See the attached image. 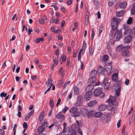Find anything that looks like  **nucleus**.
<instances>
[{
    "label": "nucleus",
    "mask_w": 135,
    "mask_h": 135,
    "mask_svg": "<svg viewBox=\"0 0 135 135\" xmlns=\"http://www.w3.org/2000/svg\"><path fill=\"white\" fill-rule=\"evenodd\" d=\"M121 19L119 18L115 17L111 20V25L112 29L114 30L118 27V24L121 21Z\"/></svg>",
    "instance_id": "f257e3e1"
},
{
    "label": "nucleus",
    "mask_w": 135,
    "mask_h": 135,
    "mask_svg": "<svg viewBox=\"0 0 135 135\" xmlns=\"http://www.w3.org/2000/svg\"><path fill=\"white\" fill-rule=\"evenodd\" d=\"M69 112L71 113L72 117H76L79 116L80 113L78 110V108L76 107H73L71 108Z\"/></svg>",
    "instance_id": "f03ea898"
},
{
    "label": "nucleus",
    "mask_w": 135,
    "mask_h": 135,
    "mask_svg": "<svg viewBox=\"0 0 135 135\" xmlns=\"http://www.w3.org/2000/svg\"><path fill=\"white\" fill-rule=\"evenodd\" d=\"M122 36V33L120 30H116L115 33L114 38L115 39L116 41H119L121 38Z\"/></svg>",
    "instance_id": "7ed1b4c3"
},
{
    "label": "nucleus",
    "mask_w": 135,
    "mask_h": 135,
    "mask_svg": "<svg viewBox=\"0 0 135 135\" xmlns=\"http://www.w3.org/2000/svg\"><path fill=\"white\" fill-rule=\"evenodd\" d=\"M82 96L81 95L78 96L77 98V101L75 104L76 106L78 107L80 106L82 104Z\"/></svg>",
    "instance_id": "20e7f679"
},
{
    "label": "nucleus",
    "mask_w": 135,
    "mask_h": 135,
    "mask_svg": "<svg viewBox=\"0 0 135 135\" xmlns=\"http://www.w3.org/2000/svg\"><path fill=\"white\" fill-rule=\"evenodd\" d=\"M55 118L58 119L59 121L60 122H63L65 119L64 115L60 112L59 113L56 115Z\"/></svg>",
    "instance_id": "39448f33"
},
{
    "label": "nucleus",
    "mask_w": 135,
    "mask_h": 135,
    "mask_svg": "<svg viewBox=\"0 0 135 135\" xmlns=\"http://www.w3.org/2000/svg\"><path fill=\"white\" fill-rule=\"evenodd\" d=\"M105 70L109 74L111 73L112 66L111 63H108L105 66Z\"/></svg>",
    "instance_id": "423d86ee"
},
{
    "label": "nucleus",
    "mask_w": 135,
    "mask_h": 135,
    "mask_svg": "<svg viewBox=\"0 0 135 135\" xmlns=\"http://www.w3.org/2000/svg\"><path fill=\"white\" fill-rule=\"evenodd\" d=\"M132 36L130 35L126 36L124 39V44H128L132 40Z\"/></svg>",
    "instance_id": "0eeeda50"
},
{
    "label": "nucleus",
    "mask_w": 135,
    "mask_h": 135,
    "mask_svg": "<svg viewBox=\"0 0 135 135\" xmlns=\"http://www.w3.org/2000/svg\"><path fill=\"white\" fill-rule=\"evenodd\" d=\"M102 90L101 88L95 89L94 91V95L96 97L99 96L102 92Z\"/></svg>",
    "instance_id": "6e6552de"
},
{
    "label": "nucleus",
    "mask_w": 135,
    "mask_h": 135,
    "mask_svg": "<svg viewBox=\"0 0 135 135\" xmlns=\"http://www.w3.org/2000/svg\"><path fill=\"white\" fill-rule=\"evenodd\" d=\"M92 96V92H86L84 96L85 99L87 100H89Z\"/></svg>",
    "instance_id": "1a4fd4ad"
},
{
    "label": "nucleus",
    "mask_w": 135,
    "mask_h": 135,
    "mask_svg": "<svg viewBox=\"0 0 135 135\" xmlns=\"http://www.w3.org/2000/svg\"><path fill=\"white\" fill-rule=\"evenodd\" d=\"M94 88V85L92 84H90L86 87L85 90L87 92H91V91Z\"/></svg>",
    "instance_id": "9d476101"
},
{
    "label": "nucleus",
    "mask_w": 135,
    "mask_h": 135,
    "mask_svg": "<svg viewBox=\"0 0 135 135\" xmlns=\"http://www.w3.org/2000/svg\"><path fill=\"white\" fill-rule=\"evenodd\" d=\"M117 99L116 97H112V96H110L109 99L107 101V102L110 103H112V102H115Z\"/></svg>",
    "instance_id": "9b49d317"
},
{
    "label": "nucleus",
    "mask_w": 135,
    "mask_h": 135,
    "mask_svg": "<svg viewBox=\"0 0 135 135\" xmlns=\"http://www.w3.org/2000/svg\"><path fill=\"white\" fill-rule=\"evenodd\" d=\"M81 114L83 116H85L87 115L88 110L86 108H82L80 110Z\"/></svg>",
    "instance_id": "f8f14e48"
},
{
    "label": "nucleus",
    "mask_w": 135,
    "mask_h": 135,
    "mask_svg": "<svg viewBox=\"0 0 135 135\" xmlns=\"http://www.w3.org/2000/svg\"><path fill=\"white\" fill-rule=\"evenodd\" d=\"M86 42L85 41H83V44L82 48H81L79 51V52H81V54L82 55H83L85 50V49L86 48Z\"/></svg>",
    "instance_id": "ddd939ff"
},
{
    "label": "nucleus",
    "mask_w": 135,
    "mask_h": 135,
    "mask_svg": "<svg viewBox=\"0 0 135 135\" xmlns=\"http://www.w3.org/2000/svg\"><path fill=\"white\" fill-rule=\"evenodd\" d=\"M95 113V111L91 110L88 112L87 115L88 118H91L94 116Z\"/></svg>",
    "instance_id": "4468645a"
},
{
    "label": "nucleus",
    "mask_w": 135,
    "mask_h": 135,
    "mask_svg": "<svg viewBox=\"0 0 135 135\" xmlns=\"http://www.w3.org/2000/svg\"><path fill=\"white\" fill-rule=\"evenodd\" d=\"M104 72V70L103 68L101 66H99L98 67L97 72L99 74H103Z\"/></svg>",
    "instance_id": "2eb2a0df"
},
{
    "label": "nucleus",
    "mask_w": 135,
    "mask_h": 135,
    "mask_svg": "<svg viewBox=\"0 0 135 135\" xmlns=\"http://www.w3.org/2000/svg\"><path fill=\"white\" fill-rule=\"evenodd\" d=\"M112 81L114 82H117L118 80V74L115 73L113 74L112 76Z\"/></svg>",
    "instance_id": "dca6fc26"
},
{
    "label": "nucleus",
    "mask_w": 135,
    "mask_h": 135,
    "mask_svg": "<svg viewBox=\"0 0 135 135\" xmlns=\"http://www.w3.org/2000/svg\"><path fill=\"white\" fill-rule=\"evenodd\" d=\"M122 55L128 57L130 55V53L129 52L128 50L124 51L121 52Z\"/></svg>",
    "instance_id": "f3484780"
},
{
    "label": "nucleus",
    "mask_w": 135,
    "mask_h": 135,
    "mask_svg": "<svg viewBox=\"0 0 135 135\" xmlns=\"http://www.w3.org/2000/svg\"><path fill=\"white\" fill-rule=\"evenodd\" d=\"M76 125L75 124H73L72 125V126L71 127V128L73 130V131H74V132L70 134V135H76V133L75 131L76 130Z\"/></svg>",
    "instance_id": "a211bd4d"
},
{
    "label": "nucleus",
    "mask_w": 135,
    "mask_h": 135,
    "mask_svg": "<svg viewBox=\"0 0 135 135\" xmlns=\"http://www.w3.org/2000/svg\"><path fill=\"white\" fill-rule=\"evenodd\" d=\"M107 106L106 105L102 104L100 105L98 107V110L100 111L104 110L106 108Z\"/></svg>",
    "instance_id": "6ab92c4d"
},
{
    "label": "nucleus",
    "mask_w": 135,
    "mask_h": 135,
    "mask_svg": "<svg viewBox=\"0 0 135 135\" xmlns=\"http://www.w3.org/2000/svg\"><path fill=\"white\" fill-rule=\"evenodd\" d=\"M97 104V101L95 100H93L88 103V105L89 107H92Z\"/></svg>",
    "instance_id": "aec40b11"
},
{
    "label": "nucleus",
    "mask_w": 135,
    "mask_h": 135,
    "mask_svg": "<svg viewBox=\"0 0 135 135\" xmlns=\"http://www.w3.org/2000/svg\"><path fill=\"white\" fill-rule=\"evenodd\" d=\"M52 79H49L47 81L46 83V84L48 86H51L53 84L52 83Z\"/></svg>",
    "instance_id": "412c9836"
},
{
    "label": "nucleus",
    "mask_w": 135,
    "mask_h": 135,
    "mask_svg": "<svg viewBox=\"0 0 135 135\" xmlns=\"http://www.w3.org/2000/svg\"><path fill=\"white\" fill-rule=\"evenodd\" d=\"M124 12L125 11L124 10L118 12L116 13V16L117 17L121 16L123 15Z\"/></svg>",
    "instance_id": "4be33fe9"
},
{
    "label": "nucleus",
    "mask_w": 135,
    "mask_h": 135,
    "mask_svg": "<svg viewBox=\"0 0 135 135\" xmlns=\"http://www.w3.org/2000/svg\"><path fill=\"white\" fill-rule=\"evenodd\" d=\"M127 5L126 2H123L120 3V7L121 8L124 9L126 7Z\"/></svg>",
    "instance_id": "5701e85b"
},
{
    "label": "nucleus",
    "mask_w": 135,
    "mask_h": 135,
    "mask_svg": "<svg viewBox=\"0 0 135 135\" xmlns=\"http://www.w3.org/2000/svg\"><path fill=\"white\" fill-rule=\"evenodd\" d=\"M94 50V48L92 46H90L89 47V55H90L91 56L93 55Z\"/></svg>",
    "instance_id": "b1692460"
},
{
    "label": "nucleus",
    "mask_w": 135,
    "mask_h": 135,
    "mask_svg": "<svg viewBox=\"0 0 135 135\" xmlns=\"http://www.w3.org/2000/svg\"><path fill=\"white\" fill-rule=\"evenodd\" d=\"M42 124L41 125H42ZM37 132L38 133V135H42V126L39 127L37 129Z\"/></svg>",
    "instance_id": "393cba45"
},
{
    "label": "nucleus",
    "mask_w": 135,
    "mask_h": 135,
    "mask_svg": "<svg viewBox=\"0 0 135 135\" xmlns=\"http://www.w3.org/2000/svg\"><path fill=\"white\" fill-rule=\"evenodd\" d=\"M109 59V56L107 55H105L103 56L102 60V61L104 62H106Z\"/></svg>",
    "instance_id": "a878e982"
},
{
    "label": "nucleus",
    "mask_w": 135,
    "mask_h": 135,
    "mask_svg": "<svg viewBox=\"0 0 135 135\" xmlns=\"http://www.w3.org/2000/svg\"><path fill=\"white\" fill-rule=\"evenodd\" d=\"M97 73V71L95 70L91 71L90 73V75L91 77H95Z\"/></svg>",
    "instance_id": "bb28decb"
},
{
    "label": "nucleus",
    "mask_w": 135,
    "mask_h": 135,
    "mask_svg": "<svg viewBox=\"0 0 135 135\" xmlns=\"http://www.w3.org/2000/svg\"><path fill=\"white\" fill-rule=\"evenodd\" d=\"M68 127L64 128L62 130V132L64 133L65 135H68L69 134V131L68 130Z\"/></svg>",
    "instance_id": "cd10ccee"
},
{
    "label": "nucleus",
    "mask_w": 135,
    "mask_h": 135,
    "mask_svg": "<svg viewBox=\"0 0 135 135\" xmlns=\"http://www.w3.org/2000/svg\"><path fill=\"white\" fill-rule=\"evenodd\" d=\"M131 11V14L132 15H135V2L132 6Z\"/></svg>",
    "instance_id": "c85d7f7f"
},
{
    "label": "nucleus",
    "mask_w": 135,
    "mask_h": 135,
    "mask_svg": "<svg viewBox=\"0 0 135 135\" xmlns=\"http://www.w3.org/2000/svg\"><path fill=\"white\" fill-rule=\"evenodd\" d=\"M89 81L91 83H95L96 81V78L95 77H91L89 79Z\"/></svg>",
    "instance_id": "c756f323"
},
{
    "label": "nucleus",
    "mask_w": 135,
    "mask_h": 135,
    "mask_svg": "<svg viewBox=\"0 0 135 135\" xmlns=\"http://www.w3.org/2000/svg\"><path fill=\"white\" fill-rule=\"evenodd\" d=\"M45 122L43 124V130L46 128L49 125V124L47 121L44 120Z\"/></svg>",
    "instance_id": "7c9ffc66"
},
{
    "label": "nucleus",
    "mask_w": 135,
    "mask_h": 135,
    "mask_svg": "<svg viewBox=\"0 0 135 135\" xmlns=\"http://www.w3.org/2000/svg\"><path fill=\"white\" fill-rule=\"evenodd\" d=\"M102 115V113L100 112H98L96 113L95 112V114L94 116L97 118H99L101 115Z\"/></svg>",
    "instance_id": "2f4dec72"
},
{
    "label": "nucleus",
    "mask_w": 135,
    "mask_h": 135,
    "mask_svg": "<svg viewBox=\"0 0 135 135\" xmlns=\"http://www.w3.org/2000/svg\"><path fill=\"white\" fill-rule=\"evenodd\" d=\"M120 90L121 89L119 87L116 91L115 95L117 96H118L119 95Z\"/></svg>",
    "instance_id": "473e14b6"
},
{
    "label": "nucleus",
    "mask_w": 135,
    "mask_h": 135,
    "mask_svg": "<svg viewBox=\"0 0 135 135\" xmlns=\"http://www.w3.org/2000/svg\"><path fill=\"white\" fill-rule=\"evenodd\" d=\"M109 106L108 107V110H111L113 109L114 108H113V104L112 103H109Z\"/></svg>",
    "instance_id": "72a5a7b5"
},
{
    "label": "nucleus",
    "mask_w": 135,
    "mask_h": 135,
    "mask_svg": "<svg viewBox=\"0 0 135 135\" xmlns=\"http://www.w3.org/2000/svg\"><path fill=\"white\" fill-rule=\"evenodd\" d=\"M74 93L76 95H78L79 93V89L76 86H75L74 89Z\"/></svg>",
    "instance_id": "f704fd0d"
},
{
    "label": "nucleus",
    "mask_w": 135,
    "mask_h": 135,
    "mask_svg": "<svg viewBox=\"0 0 135 135\" xmlns=\"http://www.w3.org/2000/svg\"><path fill=\"white\" fill-rule=\"evenodd\" d=\"M110 113H108L107 115V119L106 122L108 123L109 122L110 120Z\"/></svg>",
    "instance_id": "c9c22d12"
},
{
    "label": "nucleus",
    "mask_w": 135,
    "mask_h": 135,
    "mask_svg": "<svg viewBox=\"0 0 135 135\" xmlns=\"http://www.w3.org/2000/svg\"><path fill=\"white\" fill-rule=\"evenodd\" d=\"M110 83H107L104 84H102L103 86H104V88L106 89H108L110 86Z\"/></svg>",
    "instance_id": "e433bc0d"
},
{
    "label": "nucleus",
    "mask_w": 135,
    "mask_h": 135,
    "mask_svg": "<svg viewBox=\"0 0 135 135\" xmlns=\"http://www.w3.org/2000/svg\"><path fill=\"white\" fill-rule=\"evenodd\" d=\"M131 31V29H127L125 30V32L124 33V35H126L127 34H128L130 33Z\"/></svg>",
    "instance_id": "4c0bfd02"
},
{
    "label": "nucleus",
    "mask_w": 135,
    "mask_h": 135,
    "mask_svg": "<svg viewBox=\"0 0 135 135\" xmlns=\"http://www.w3.org/2000/svg\"><path fill=\"white\" fill-rule=\"evenodd\" d=\"M131 46V45H125L123 47L124 50H126L130 49Z\"/></svg>",
    "instance_id": "58836bf2"
},
{
    "label": "nucleus",
    "mask_w": 135,
    "mask_h": 135,
    "mask_svg": "<svg viewBox=\"0 0 135 135\" xmlns=\"http://www.w3.org/2000/svg\"><path fill=\"white\" fill-rule=\"evenodd\" d=\"M50 106L52 108L54 106V103L53 102V100L51 99H50L49 102Z\"/></svg>",
    "instance_id": "ea45409f"
},
{
    "label": "nucleus",
    "mask_w": 135,
    "mask_h": 135,
    "mask_svg": "<svg viewBox=\"0 0 135 135\" xmlns=\"http://www.w3.org/2000/svg\"><path fill=\"white\" fill-rule=\"evenodd\" d=\"M122 48H122L121 46H119L116 47V51L117 52H119L122 50Z\"/></svg>",
    "instance_id": "a19ab883"
},
{
    "label": "nucleus",
    "mask_w": 135,
    "mask_h": 135,
    "mask_svg": "<svg viewBox=\"0 0 135 135\" xmlns=\"http://www.w3.org/2000/svg\"><path fill=\"white\" fill-rule=\"evenodd\" d=\"M133 115H132V119L131 120H130L129 121V124H131L132 122H133V120H134L135 119V113L133 114Z\"/></svg>",
    "instance_id": "79ce46f5"
},
{
    "label": "nucleus",
    "mask_w": 135,
    "mask_h": 135,
    "mask_svg": "<svg viewBox=\"0 0 135 135\" xmlns=\"http://www.w3.org/2000/svg\"><path fill=\"white\" fill-rule=\"evenodd\" d=\"M76 124H77V125H78V126L79 127L82 126V124L81 123V122L76 120Z\"/></svg>",
    "instance_id": "37998d69"
},
{
    "label": "nucleus",
    "mask_w": 135,
    "mask_h": 135,
    "mask_svg": "<svg viewBox=\"0 0 135 135\" xmlns=\"http://www.w3.org/2000/svg\"><path fill=\"white\" fill-rule=\"evenodd\" d=\"M132 18L130 17L127 21V23L128 24H130L132 23Z\"/></svg>",
    "instance_id": "c03bdc74"
},
{
    "label": "nucleus",
    "mask_w": 135,
    "mask_h": 135,
    "mask_svg": "<svg viewBox=\"0 0 135 135\" xmlns=\"http://www.w3.org/2000/svg\"><path fill=\"white\" fill-rule=\"evenodd\" d=\"M69 108L67 107H65L62 109V111L64 113H65L68 110Z\"/></svg>",
    "instance_id": "a18cd8bd"
},
{
    "label": "nucleus",
    "mask_w": 135,
    "mask_h": 135,
    "mask_svg": "<svg viewBox=\"0 0 135 135\" xmlns=\"http://www.w3.org/2000/svg\"><path fill=\"white\" fill-rule=\"evenodd\" d=\"M123 27L125 30L130 29L129 27L127 24H124L123 26Z\"/></svg>",
    "instance_id": "49530a36"
},
{
    "label": "nucleus",
    "mask_w": 135,
    "mask_h": 135,
    "mask_svg": "<svg viewBox=\"0 0 135 135\" xmlns=\"http://www.w3.org/2000/svg\"><path fill=\"white\" fill-rule=\"evenodd\" d=\"M95 35L94 31V29H92L91 34V39L93 40Z\"/></svg>",
    "instance_id": "de8ad7c7"
},
{
    "label": "nucleus",
    "mask_w": 135,
    "mask_h": 135,
    "mask_svg": "<svg viewBox=\"0 0 135 135\" xmlns=\"http://www.w3.org/2000/svg\"><path fill=\"white\" fill-rule=\"evenodd\" d=\"M7 95V93H4V92H3L1 93L0 96L1 97H6Z\"/></svg>",
    "instance_id": "09e8293b"
},
{
    "label": "nucleus",
    "mask_w": 135,
    "mask_h": 135,
    "mask_svg": "<svg viewBox=\"0 0 135 135\" xmlns=\"http://www.w3.org/2000/svg\"><path fill=\"white\" fill-rule=\"evenodd\" d=\"M28 127V126L27 124V123L25 122H24L23 124V128H25V129H27Z\"/></svg>",
    "instance_id": "8fccbe9b"
},
{
    "label": "nucleus",
    "mask_w": 135,
    "mask_h": 135,
    "mask_svg": "<svg viewBox=\"0 0 135 135\" xmlns=\"http://www.w3.org/2000/svg\"><path fill=\"white\" fill-rule=\"evenodd\" d=\"M40 41H42V37H41L40 38H38L35 40V42L36 43H39Z\"/></svg>",
    "instance_id": "3c124183"
},
{
    "label": "nucleus",
    "mask_w": 135,
    "mask_h": 135,
    "mask_svg": "<svg viewBox=\"0 0 135 135\" xmlns=\"http://www.w3.org/2000/svg\"><path fill=\"white\" fill-rule=\"evenodd\" d=\"M70 83V81H67L64 84V85L63 86V88H65L66 86L68 85Z\"/></svg>",
    "instance_id": "603ef678"
},
{
    "label": "nucleus",
    "mask_w": 135,
    "mask_h": 135,
    "mask_svg": "<svg viewBox=\"0 0 135 135\" xmlns=\"http://www.w3.org/2000/svg\"><path fill=\"white\" fill-rule=\"evenodd\" d=\"M38 120L41 122L42 120V113L41 112L39 115Z\"/></svg>",
    "instance_id": "864d4df0"
},
{
    "label": "nucleus",
    "mask_w": 135,
    "mask_h": 135,
    "mask_svg": "<svg viewBox=\"0 0 135 135\" xmlns=\"http://www.w3.org/2000/svg\"><path fill=\"white\" fill-rule=\"evenodd\" d=\"M109 83V82H108V78H105L104 79V82L103 83V84H107V83Z\"/></svg>",
    "instance_id": "5fc2aeb1"
},
{
    "label": "nucleus",
    "mask_w": 135,
    "mask_h": 135,
    "mask_svg": "<svg viewBox=\"0 0 135 135\" xmlns=\"http://www.w3.org/2000/svg\"><path fill=\"white\" fill-rule=\"evenodd\" d=\"M121 120L120 119L119 120L118 122L117 125V127L118 128H119L120 127V123L121 122Z\"/></svg>",
    "instance_id": "6e6d98bb"
},
{
    "label": "nucleus",
    "mask_w": 135,
    "mask_h": 135,
    "mask_svg": "<svg viewBox=\"0 0 135 135\" xmlns=\"http://www.w3.org/2000/svg\"><path fill=\"white\" fill-rule=\"evenodd\" d=\"M101 120L103 121H104L105 118V115H102L101 117Z\"/></svg>",
    "instance_id": "4d7b16f0"
},
{
    "label": "nucleus",
    "mask_w": 135,
    "mask_h": 135,
    "mask_svg": "<svg viewBox=\"0 0 135 135\" xmlns=\"http://www.w3.org/2000/svg\"><path fill=\"white\" fill-rule=\"evenodd\" d=\"M72 3V0H68L67 1V4L68 5H70Z\"/></svg>",
    "instance_id": "13d9d810"
},
{
    "label": "nucleus",
    "mask_w": 135,
    "mask_h": 135,
    "mask_svg": "<svg viewBox=\"0 0 135 135\" xmlns=\"http://www.w3.org/2000/svg\"><path fill=\"white\" fill-rule=\"evenodd\" d=\"M50 6L52 7H54L55 10V11H57L58 9V7L57 6H55L54 5H52Z\"/></svg>",
    "instance_id": "bf43d9fd"
},
{
    "label": "nucleus",
    "mask_w": 135,
    "mask_h": 135,
    "mask_svg": "<svg viewBox=\"0 0 135 135\" xmlns=\"http://www.w3.org/2000/svg\"><path fill=\"white\" fill-rule=\"evenodd\" d=\"M30 117V116L29 115H27L25 117V120L26 121L28 120L29 119Z\"/></svg>",
    "instance_id": "052dcab7"
},
{
    "label": "nucleus",
    "mask_w": 135,
    "mask_h": 135,
    "mask_svg": "<svg viewBox=\"0 0 135 135\" xmlns=\"http://www.w3.org/2000/svg\"><path fill=\"white\" fill-rule=\"evenodd\" d=\"M129 80L128 79H127L125 81V84L126 85H128L129 83Z\"/></svg>",
    "instance_id": "680f3d73"
},
{
    "label": "nucleus",
    "mask_w": 135,
    "mask_h": 135,
    "mask_svg": "<svg viewBox=\"0 0 135 135\" xmlns=\"http://www.w3.org/2000/svg\"><path fill=\"white\" fill-rule=\"evenodd\" d=\"M61 101V99L60 98H59L58 100V101H57V103L56 104V107L57 106H58V105H59V104H60V102Z\"/></svg>",
    "instance_id": "e2e57ef3"
},
{
    "label": "nucleus",
    "mask_w": 135,
    "mask_h": 135,
    "mask_svg": "<svg viewBox=\"0 0 135 135\" xmlns=\"http://www.w3.org/2000/svg\"><path fill=\"white\" fill-rule=\"evenodd\" d=\"M81 58V52H79L78 56V60L79 61Z\"/></svg>",
    "instance_id": "0e129e2a"
},
{
    "label": "nucleus",
    "mask_w": 135,
    "mask_h": 135,
    "mask_svg": "<svg viewBox=\"0 0 135 135\" xmlns=\"http://www.w3.org/2000/svg\"><path fill=\"white\" fill-rule=\"evenodd\" d=\"M37 78V76L36 75H35L34 76H31V78L32 80H35Z\"/></svg>",
    "instance_id": "69168bd1"
},
{
    "label": "nucleus",
    "mask_w": 135,
    "mask_h": 135,
    "mask_svg": "<svg viewBox=\"0 0 135 135\" xmlns=\"http://www.w3.org/2000/svg\"><path fill=\"white\" fill-rule=\"evenodd\" d=\"M113 2L109 1L108 2V5L110 7L113 5Z\"/></svg>",
    "instance_id": "338daca9"
},
{
    "label": "nucleus",
    "mask_w": 135,
    "mask_h": 135,
    "mask_svg": "<svg viewBox=\"0 0 135 135\" xmlns=\"http://www.w3.org/2000/svg\"><path fill=\"white\" fill-rule=\"evenodd\" d=\"M66 56L65 55H63L62 56V60L63 61H64L66 59Z\"/></svg>",
    "instance_id": "774afa93"
}]
</instances>
